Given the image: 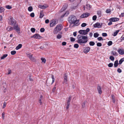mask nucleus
<instances>
[{
    "mask_svg": "<svg viewBox=\"0 0 124 124\" xmlns=\"http://www.w3.org/2000/svg\"><path fill=\"white\" fill-rule=\"evenodd\" d=\"M113 66V64L112 63H111L108 64V66L109 67H111Z\"/></svg>",
    "mask_w": 124,
    "mask_h": 124,
    "instance_id": "3c124183",
    "label": "nucleus"
},
{
    "mask_svg": "<svg viewBox=\"0 0 124 124\" xmlns=\"http://www.w3.org/2000/svg\"><path fill=\"white\" fill-rule=\"evenodd\" d=\"M56 21L54 20H51L50 23V27H52L56 24Z\"/></svg>",
    "mask_w": 124,
    "mask_h": 124,
    "instance_id": "f3484780",
    "label": "nucleus"
},
{
    "mask_svg": "<svg viewBox=\"0 0 124 124\" xmlns=\"http://www.w3.org/2000/svg\"><path fill=\"white\" fill-rule=\"evenodd\" d=\"M22 45L21 44H19L18 46L16 47V49L17 50H18L20 49L22 47Z\"/></svg>",
    "mask_w": 124,
    "mask_h": 124,
    "instance_id": "4be33fe9",
    "label": "nucleus"
},
{
    "mask_svg": "<svg viewBox=\"0 0 124 124\" xmlns=\"http://www.w3.org/2000/svg\"><path fill=\"white\" fill-rule=\"evenodd\" d=\"M111 54L114 56H117L118 55L117 53L116 52H114L113 51H112L111 52Z\"/></svg>",
    "mask_w": 124,
    "mask_h": 124,
    "instance_id": "a878e982",
    "label": "nucleus"
},
{
    "mask_svg": "<svg viewBox=\"0 0 124 124\" xmlns=\"http://www.w3.org/2000/svg\"><path fill=\"white\" fill-rule=\"evenodd\" d=\"M97 89L98 91V92L100 94H101L102 93V90L101 87L100 86L99 84H98Z\"/></svg>",
    "mask_w": 124,
    "mask_h": 124,
    "instance_id": "f8f14e48",
    "label": "nucleus"
},
{
    "mask_svg": "<svg viewBox=\"0 0 124 124\" xmlns=\"http://www.w3.org/2000/svg\"><path fill=\"white\" fill-rule=\"evenodd\" d=\"M82 36L80 35H78V36L77 38L78 39L77 40V42L80 45H82V43H85L86 41H82Z\"/></svg>",
    "mask_w": 124,
    "mask_h": 124,
    "instance_id": "7ed1b4c3",
    "label": "nucleus"
},
{
    "mask_svg": "<svg viewBox=\"0 0 124 124\" xmlns=\"http://www.w3.org/2000/svg\"><path fill=\"white\" fill-rule=\"evenodd\" d=\"M87 101H85L82 104V107L83 108H84L85 107V105L86 103V102Z\"/></svg>",
    "mask_w": 124,
    "mask_h": 124,
    "instance_id": "a19ab883",
    "label": "nucleus"
},
{
    "mask_svg": "<svg viewBox=\"0 0 124 124\" xmlns=\"http://www.w3.org/2000/svg\"><path fill=\"white\" fill-rule=\"evenodd\" d=\"M118 60H116L114 64V67H116L118 66V64H119V63H118Z\"/></svg>",
    "mask_w": 124,
    "mask_h": 124,
    "instance_id": "412c9836",
    "label": "nucleus"
},
{
    "mask_svg": "<svg viewBox=\"0 0 124 124\" xmlns=\"http://www.w3.org/2000/svg\"><path fill=\"white\" fill-rule=\"evenodd\" d=\"M6 103L5 102H4L3 104V106L2 108H4L6 106Z\"/></svg>",
    "mask_w": 124,
    "mask_h": 124,
    "instance_id": "338daca9",
    "label": "nucleus"
},
{
    "mask_svg": "<svg viewBox=\"0 0 124 124\" xmlns=\"http://www.w3.org/2000/svg\"><path fill=\"white\" fill-rule=\"evenodd\" d=\"M62 26L61 24L57 25L54 29L53 31L54 33L55 34H57L62 29Z\"/></svg>",
    "mask_w": 124,
    "mask_h": 124,
    "instance_id": "f03ea898",
    "label": "nucleus"
},
{
    "mask_svg": "<svg viewBox=\"0 0 124 124\" xmlns=\"http://www.w3.org/2000/svg\"><path fill=\"white\" fill-rule=\"evenodd\" d=\"M11 54L12 55H14L16 53V51L15 50L12 51L11 52Z\"/></svg>",
    "mask_w": 124,
    "mask_h": 124,
    "instance_id": "a18cd8bd",
    "label": "nucleus"
},
{
    "mask_svg": "<svg viewBox=\"0 0 124 124\" xmlns=\"http://www.w3.org/2000/svg\"><path fill=\"white\" fill-rule=\"evenodd\" d=\"M87 25L86 23H83L81 25V26L82 27H84Z\"/></svg>",
    "mask_w": 124,
    "mask_h": 124,
    "instance_id": "8fccbe9b",
    "label": "nucleus"
},
{
    "mask_svg": "<svg viewBox=\"0 0 124 124\" xmlns=\"http://www.w3.org/2000/svg\"><path fill=\"white\" fill-rule=\"evenodd\" d=\"M8 55L7 54H4L3 56L0 57L1 59H3L5 58H6Z\"/></svg>",
    "mask_w": 124,
    "mask_h": 124,
    "instance_id": "bb28decb",
    "label": "nucleus"
},
{
    "mask_svg": "<svg viewBox=\"0 0 124 124\" xmlns=\"http://www.w3.org/2000/svg\"><path fill=\"white\" fill-rule=\"evenodd\" d=\"M68 6V5L67 4H64L63 5L62 8L60 10V12H62L64 11L67 8Z\"/></svg>",
    "mask_w": 124,
    "mask_h": 124,
    "instance_id": "1a4fd4ad",
    "label": "nucleus"
},
{
    "mask_svg": "<svg viewBox=\"0 0 124 124\" xmlns=\"http://www.w3.org/2000/svg\"><path fill=\"white\" fill-rule=\"evenodd\" d=\"M68 21L70 23L74 24V25L76 26L79 24L78 23L79 20H77L76 17L74 15L70 16L68 18Z\"/></svg>",
    "mask_w": 124,
    "mask_h": 124,
    "instance_id": "f257e3e1",
    "label": "nucleus"
},
{
    "mask_svg": "<svg viewBox=\"0 0 124 124\" xmlns=\"http://www.w3.org/2000/svg\"><path fill=\"white\" fill-rule=\"evenodd\" d=\"M14 26L13 29L16 30V32L18 34L20 33V29L19 27H18V25H16Z\"/></svg>",
    "mask_w": 124,
    "mask_h": 124,
    "instance_id": "0eeeda50",
    "label": "nucleus"
},
{
    "mask_svg": "<svg viewBox=\"0 0 124 124\" xmlns=\"http://www.w3.org/2000/svg\"><path fill=\"white\" fill-rule=\"evenodd\" d=\"M28 10L30 12L31 11L33 10L32 7L31 6L29 7L28 8Z\"/></svg>",
    "mask_w": 124,
    "mask_h": 124,
    "instance_id": "e433bc0d",
    "label": "nucleus"
},
{
    "mask_svg": "<svg viewBox=\"0 0 124 124\" xmlns=\"http://www.w3.org/2000/svg\"><path fill=\"white\" fill-rule=\"evenodd\" d=\"M39 7L41 8L45 9L46 8V6H45L44 5H39Z\"/></svg>",
    "mask_w": 124,
    "mask_h": 124,
    "instance_id": "cd10ccee",
    "label": "nucleus"
},
{
    "mask_svg": "<svg viewBox=\"0 0 124 124\" xmlns=\"http://www.w3.org/2000/svg\"><path fill=\"white\" fill-rule=\"evenodd\" d=\"M117 51L119 54L121 55H123L124 54V50L121 49H118Z\"/></svg>",
    "mask_w": 124,
    "mask_h": 124,
    "instance_id": "dca6fc26",
    "label": "nucleus"
},
{
    "mask_svg": "<svg viewBox=\"0 0 124 124\" xmlns=\"http://www.w3.org/2000/svg\"><path fill=\"white\" fill-rule=\"evenodd\" d=\"M56 85V83L55 84L54 87V88L53 89L52 92H54L55 91V90L56 89V87H55V86Z\"/></svg>",
    "mask_w": 124,
    "mask_h": 124,
    "instance_id": "4d7b16f0",
    "label": "nucleus"
},
{
    "mask_svg": "<svg viewBox=\"0 0 124 124\" xmlns=\"http://www.w3.org/2000/svg\"><path fill=\"white\" fill-rule=\"evenodd\" d=\"M90 48L89 47H85L84 50L83 52L85 53H88L90 50Z\"/></svg>",
    "mask_w": 124,
    "mask_h": 124,
    "instance_id": "ddd939ff",
    "label": "nucleus"
},
{
    "mask_svg": "<svg viewBox=\"0 0 124 124\" xmlns=\"http://www.w3.org/2000/svg\"><path fill=\"white\" fill-rule=\"evenodd\" d=\"M97 14L98 15L99 17H100L101 16V11H97Z\"/></svg>",
    "mask_w": 124,
    "mask_h": 124,
    "instance_id": "ea45409f",
    "label": "nucleus"
},
{
    "mask_svg": "<svg viewBox=\"0 0 124 124\" xmlns=\"http://www.w3.org/2000/svg\"><path fill=\"white\" fill-rule=\"evenodd\" d=\"M30 16L32 17H34L35 15L34 13H32L30 14Z\"/></svg>",
    "mask_w": 124,
    "mask_h": 124,
    "instance_id": "5fc2aeb1",
    "label": "nucleus"
},
{
    "mask_svg": "<svg viewBox=\"0 0 124 124\" xmlns=\"http://www.w3.org/2000/svg\"><path fill=\"white\" fill-rule=\"evenodd\" d=\"M112 99V100L113 102V103H115V97L114 95L113 94H112L111 95Z\"/></svg>",
    "mask_w": 124,
    "mask_h": 124,
    "instance_id": "b1692460",
    "label": "nucleus"
},
{
    "mask_svg": "<svg viewBox=\"0 0 124 124\" xmlns=\"http://www.w3.org/2000/svg\"><path fill=\"white\" fill-rule=\"evenodd\" d=\"M90 15V14L88 13H86L83 14L80 16L81 18H84L87 17L88 16Z\"/></svg>",
    "mask_w": 124,
    "mask_h": 124,
    "instance_id": "9b49d317",
    "label": "nucleus"
},
{
    "mask_svg": "<svg viewBox=\"0 0 124 124\" xmlns=\"http://www.w3.org/2000/svg\"><path fill=\"white\" fill-rule=\"evenodd\" d=\"M97 45L98 46L100 47L102 46V44L101 43L98 42L97 43Z\"/></svg>",
    "mask_w": 124,
    "mask_h": 124,
    "instance_id": "864d4df0",
    "label": "nucleus"
},
{
    "mask_svg": "<svg viewBox=\"0 0 124 124\" xmlns=\"http://www.w3.org/2000/svg\"><path fill=\"white\" fill-rule=\"evenodd\" d=\"M106 12L107 13H110L111 11L110 10V9H108L106 10Z\"/></svg>",
    "mask_w": 124,
    "mask_h": 124,
    "instance_id": "13d9d810",
    "label": "nucleus"
},
{
    "mask_svg": "<svg viewBox=\"0 0 124 124\" xmlns=\"http://www.w3.org/2000/svg\"><path fill=\"white\" fill-rule=\"evenodd\" d=\"M45 29L44 28H41L40 29V31L41 32H43L44 31Z\"/></svg>",
    "mask_w": 124,
    "mask_h": 124,
    "instance_id": "6e6d98bb",
    "label": "nucleus"
},
{
    "mask_svg": "<svg viewBox=\"0 0 124 124\" xmlns=\"http://www.w3.org/2000/svg\"><path fill=\"white\" fill-rule=\"evenodd\" d=\"M29 78L30 81H33V79L31 78V76H29Z\"/></svg>",
    "mask_w": 124,
    "mask_h": 124,
    "instance_id": "052dcab7",
    "label": "nucleus"
},
{
    "mask_svg": "<svg viewBox=\"0 0 124 124\" xmlns=\"http://www.w3.org/2000/svg\"><path fill=\"white\" fill-rule=\"evenodd\" d=\"M89 44L91 46H93L95 45V43L94 42L91 41L89 42Z\"/></svg>",
    "mask_w": 124,
    "mask_h": 124,
    "instance_id": "f704fd0d",
    "label": "nucleus"
},
{
    "mask_svg": "<svg viewBox=\"0 0 124 124\" xmlns=\"http://www.w3.org/2000/svg\"><path fill=\"white\" fill-rule=\"evenodd\" d=\"M82 41H86L85 43H86L88 41V37L86 36H82Z\"/></svg>",
    "mask_w": 124,
    "mask_h": 124,
    "instance_id": "6ab92c4d",
    "label": "nucleus"
},
{
    "mask_svg": "<svg viewBox=\"0 0 124 124\" xmlns=\"http://www.w3.org/2000/svg\"><path fill=\"white\" fill-rule=\"evenodd\" d=\"M102 23H97L93 25V27L95 28H101L102 27Z\"/></svg>",
    "mask_w": 124,
    "mask_h": 124,
    "instance_id": "20e7f679",
    "label": "nucleus"
},
{
    "mask_svg": "<svg viewBox=\"0 0 124 124\" xmlns=\"http://www.w3.org/2000/svg\"><path fill=\"white\" fill-rule=\"evenodd\" d=\"M70 41L71 42H74L75 41V38H74L72 37H70Z\"/></svg>",
    "mask_w": 124,
    "mask_h": 124,
    "instance_id": "09e8293b",
    "label": "nucleus"
},
{
    "mask_svg": "<svg viewBox=\"0 0 124 124\" xmlns=\"http://www.w3.org/2000/svg\"><path fill=\"white\" fill-rule=\"evenodd\" d=\"M27 56L33 62H35L36 59L32 56V55H31V54H28L27 55Z\"/></svg>",
    "mask_w": 124,
    "mask_h": 124,
    "instance_id": "6e6552de",
    "label": "nucleus"
},
{
    "mask_svg": "<svg viewBox=\"0 0 124 124\" xmlns=\"http://www.w3.org/2000/svg\"><path fill=\"white\" fill-rule=\"evenodd\" d=\"M79 47V45L77 44H75L74 45V48H77Z\"/></svg>",
    "mask_w": 124,
    "mask_h": 124,
    "instance_id": "603ef678",
    "label": "nucleus"
},
{
    "mask_svg": "<svg viewBox=\"0 0 124 124\" xmlns=\"http://www.w3.org/2000/svg\"><path fill=\"white\" fill-rule=\"evenodd\" d=\"M117 71L119 73H120L122 72L121 70L119 68L117 69Z\"/></svg>",
    "mask_w": 124,
    "mask_h": 124,
    "instance_id": "680f3d73",
    "label": "nucleus"
},
{
    "mask_svg": "<svg viewBox=\"0 0 124 124\" xmlns=\"http://www.w3.org/2000/svg\"><path fill=\"white\" fill-rule=\"evenodd\" d=\"M14 29L12 27H8L7 28V30L8 31H11Z\"/></svg>",
    "mask_w": 124,
    "mask_h": 124,
    "instance_id": "72a5a7b5",
    "label": "nucleus"
},
{
    "mask_svg": "<svg viewBox=\"0 0 124 124\" xmlns=\"http://www.w3.org/2000/svg\"><path fill=\"white\" fill-rule=\"evenodd\" d=\"M43 98V96L42 95H41L40 98L39 99V102L40 103V105H42V103L41 102V100H42Z\"/></svg>",
    "mask_w": 124,
    "mask_h": 124,
    "instance_id": "aec40b11",
    "label": "nucleus"
},
{
    "mask_svg": "<svg viewBox=\"0 0 124 124\" xmlns=\"http://www.w3.org/2000/svg\"><path fill=\"white\" fill-rule=\"evenodd\" d=\"M35 28H31V31L32 33L34 32L35 31Z\"/></svg>",
    "mask_w": 124,
    "mask_h": 124,
    "instance_id": "c03bdc74",
    "label": "nucleus"
},
{
    "mask_svg": "<svg viewBox=\"0 0 124 124\" xmlns=\"http://www.w3.org/2000/svg\"><path fill=\"white\" fill-rule=\"evenodd\" d=\"M90 30V29L89 28H87L86 30H85V31L87 34L88 32Z\"/></svg>",
    "mask_w": 124,
    "mask_h": 124,
    "instance_id": "0e129e2a",
    "label": "nucleus"
},
{
    "mask_svg": "<svg viewBox=\"0 0 124 124\" xmlns=\"http://www.w3.org/2000/svg\"><path fill=\"white\" fill-rule=\"evenodd\" d=\"M124 61V57L121 59L119 61V64H121L122 62Z\"/></svg>",
    "mask_w": 124,
    "mask_h": 124,
    "instance_id": "c756f323",
    "label": "nucleus"
},
{
    "mask_svg": "<svg viewBox=\"0 0 124 124\" xmlns=\"http://www.w3.org/2000/svg\"><path fill=\"white\" fill-rule=\"evenodd\" d=\"M119 19L117 17H112L109 19V21H111L113 22H115L118 21Z\"/></svg>",
    "mask_w": 124,
    "mask_h": 124,
    "instance_id": "4468645a",
    "label": "nucleus"
},
{
    "mask_svg": "<svg viewBox=\"0 0 124 124\" xmlns=\"http://www.w3.org/2000/svg\"><path fill=\"white\" fill-rule=\"evenodd\" d=\"M52 78V83H51V85L52 84H53L54 82L55 81V79L54 78V76L53 75H51Z\"/></svg>",
    "mask_w": 124,
    "mask_h": 124,
    "instance_id": "7c9ffc66",
    "label": "nucleus"
},
{
    "mask_svg": "<svg viewBox=\"0 0 124 124\" xmlns=\"http://www.w3.org/2000/svg\"><path fill=\"white\" fill-rule=\"evenodd\" d=\"M99 34L97 33H94V38H96L98 37Z\"/></svg>",
    "mask_w": 124,
    "mask_h": 124,
    "instance_id": "c9c22d12",
    "label": "nucleus"
},
{
    "mask_svg": "<svg viewBox=\"0 0 124 124\" xmlns=\"http://www.w3.org/2000/svg\"><path fill=\"white\" fill-rule=\"evenodd\" d=\"M78 32L81 34L85 35L87 34L85 31V30H80Z\"/></svg>",
    "mask_w": 124,
    "mask_h": 124,
    "instance_id": "a211bd4d",
    "label": "nucleus"
},
{
    "mask_svg": "<svg viewBox=\"0 0 124 124\" xmlns=\"http://www.w3.org/2000/svg\"><path fill=\"white\" fill-rule=\"evenodd\" d=\"M62 44L63 46H65V45H66V43L65 42H63L62 43Z\"/></svg>",
    "mask_w": 124,
    "mask_h": 124,
    "instance_id": "774afa93",
    "label": "nucleus"
},
{
    "mask_svg": "<svg viewBox=\"0 0 124 124\" xmlns=\"http://www.w3.org/2000/svg\"><path fill=\"white\" fill-rule=\"evenodd\" d=\"M4 9L2 7H0V13H1L4 12Z\"/></svg>",
    "mask_w": 124,
    "mask_h": 124,
    "instance_id": "2f4dec72",
    "label": "nucleus"
},
{
    "mask_svg": "<svg viewBox=\"0 0 124 124\" xmlns=\"http://www.w3.org/2000/svg\"><path fill=\"white\" fill-rule=\"evenodd\" d=\"M112 42L111 41H108V46H110L112 45Z\"/></svg>",
    "mask_w": 124,
    "mask_h": 124,
    "instance_id": "49530a36",
    "label": "nucleus"
},
{
    "mask_svg": "<svg viewBox=\"0 0 124 124\" xmlns=\"http://www.w3.org/2000/svg\"><path fill=\"white\" fill-rule=\"evenodd\" d=\"M97 39L99 41H100L102 40H103L102 39V38L101 37L97 38Z\"/></svg>",
    "mask_w": 124,
    "mask_h": 124,
    "instance_id": "e2e57ef3",
    "label": "nucleus"
},
{
    "mask_svg": "<svg viewBox=\"0 0 124 124\" xmlns=\"http://www.w3.org/2000/svg\"><path fill=\"white\" fill-rule=\"evenodd\" d=\"M71 98V96H69L68 100L67 101V106L66 107V109H67L69 108V106L70 104V101Z\"/></svg>",
    "mask_w": 124,
    "mask_h": 124,
    "instance_id": "423d86ee",
    "label": "nucleus"
},
{
    "mask_svg": "<svg viewBox=\"0 0 124 124\" xmlns=\"http://www.w3.org/2000/svg\"><path fill=\"white\" fill-rule=\"evenodd\" d=\"M62 37V36L60 34H58L56 38L58 39H61Z\"/></svg>",
    "mask_w": 124,
    "mask_h": 124,
    "instance_id": "58836bf2",
    "label": "nucleus"
},
{
    "mask_svg": "<svg viewBox=\"0 0 124 124\" xmlns=\"http://www.w3.org/2000/svg\"><path fill=\"white\" fill-rule=\"evenodd\" d=\"M102 35L103 37H106L107 35V34L106 33H103L102 34Z\"/></svg>",
    "mask_w": 124,
    "mask_h": 124,
    "instance_id": "bf43d9fd",
    "label": "nucleus"
},
{
    "mask_svg": "<svg viewBox=\"0 0 124 124\" xmlns=\"http://www.w3.org/2000/svg\"><path fill=\"white\" fill-rule=\"evenodd\" d=\"M97 18V17L96 15H94L93 16L92 18L93 20V21H95L96 20Z\"/></svg>",
    "mask_w": 124,
    "mask_h": 124,
    "instance_id": "37998d69",
    "label": "nucleus"
},
{
    "mask_svg": "<svg viewBox=\"0 0 124 124\" xmlns=\"http://www.w3.org/2000/svg\"><path fill=\"white\" fill-rule=\"evenodd\" d=\"M91 7V6L90 5L87 4L86 5V8L87 9H90Z\"/></svg>",
    "mask_w": 124,
    "mask_h": 124,
    "instance_id": "473e14b6",
    "label": "nucleus"
},
{
    "mask_svg": "<svg viewBox=\"0 0 124 124\" xmlns=\"http://www.w3.org/2000/svg\"><path fill=\"white\" fill-rule=\"evenodd\" d=\"M124 16V13H122L121 14L119 15V17H122Z\"/></svg>",
    "mask_w": 124,
    "mask_h": 124,
    "instance_id": "69168bd1",
    "label": "nucleus"
},
{
    "mask_svg": "<svg viewBox=\"0 0 124 124\" xmlns=\"http://www.w3.org/2000/svg\"><path fill=\"white\" fill-rule=\"evenodd\" d=\"M109 59L113 61L115 59L114 58L113 56H111L109 57Z\"/></svg>",
    "mask_w": 124,
    "mask_h": 124,
    "instance_id": "de8ad7c7",
    "label": "nucleus"
},
{
    "mask_svg": "<svg viewBox=\"0 0 124 124\" xmlns=\"http://www.w3.org/2000/svg\"><path fill=\"white\" fill-rule=\"evenodd\" d=\"M42 37L38 34H35L31 38H34L36 39H40Z\"/></svg>",
    "mask_w": 124,
    "mask_h": 124,
    "instance_id": "9d476101",
    "label": "nucleus"
},
{
    "mask_svg": "<svg viewBox=\"0 0 124 124\" xmlns=\"http://www.w3.org/2000/svg\"><path fill=\"white\" fill-rule=\"evenodd\" d=\"M10 19L9 21L10 22V24L12 25H13L14 26L15 25L16 22V21L13 18H11Z\"/></svg>",
    "mask_w": 124,
    "mask_h": 124,
    "instance_id": "39448f33",
    "label": "nucleus"
},
{
    "mask_svg": "<svg viewBox=\"0 0 124 124\" xmlns=\"http://www.w3.org/2000/svg\"><path fill=\"white\" fill-rule=\"evenodd\" d=\"M41 60L42 61V62L44 63H45L46 60L45 58H41Z\"/></svg>",
    "mask_w": 124,
    "mask_h": 124,
    "instance_id": "4c0bfd02",
    "label": "nucleus"
},
{
    "mask_svg": "<svg viewBox=\"0 0 124 124\" xmlns=\"http://www.w3.org/2000/svg\"><path fill=\"white\" fill-rule=\"evenodd\" d=\"M67 75L66 74H65L64 76V80L63 82V84H67Z\"/></svg>",
    "mask_w": 124,
    "mask_h": 124,
    "instance_id": "2eb2a0df",
    "label": "nucleus"
},
{
    "mask_svg": "<svg viewBox=\"0 0 124 124\" xmlns=\"http://www.w3.org/2000/svg\"><path fill=\"white\" fill-rule=\"evenodd\" d=\"M119 31V30H117L113 34H112L114 36H115L118 33Z\"/></svg>",
    "mask_w": 124,
    "mask_h": 124,
    "instance_id": "c85d7f7f",
    "label": "nucleus"
},
{
    "mask_svg": "<svg viewBox=\"0 0 124 124\" xmlns=\"http://www.w3.org/2000/svg\"><path fill=\"white\" fill-rule=\"evenodd\" d=\"M44 15L43 14V12L42 11H41L40 14V16L39 17L40 18H42L43 16Z\"/></svg>",
    "mask_w": 124,
    "mask_h": 124,
    "instance_id": "393cba45",
    "label": "nucleus"
},
{
    "mask_svg": "<svg viewBox=\"0 0 124 124\" xmlns=\"http://www.w3.org/2000/svg\"><path fill=\"white\" fill-rule=\"evenodd\" d=\"M6 8L8 9H10L12 8L11 6L9 5H6Z\"/></svg>",
    "mask_w": 124,
    "mask_h": 124,
    "instance_id": "79ce46f5",
    "label": "nucleus"
},
{
    "mask_svg": "<svg viewBox=\"0 0 124 124\" xmlns=\"http://www.w3.org/2000/svg\"><path fill=\"white\" fill-rule=\"evenodd\" d=\"M69 14V12L68 11H67L62 16V17L67 16Z\"/></svg>",
    "mask_w": 124,
    "mask_h": 124,
    "instance_id": "5701e85b",
    "label": "nucleus"
}]
</instances>
